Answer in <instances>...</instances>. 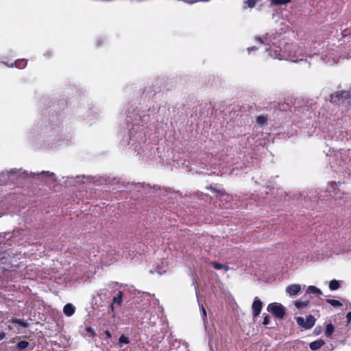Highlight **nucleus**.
<instances>
[{
    "label": "nucleus",
    "instance_id": "obj_5",
    "mask_svg": "<svg viewBox=\"0 0 351 351\" xmlns=\"http://www.w3.org/2000/svg\"><path fill=\"white\" fill-rule=\"evenodd\" d=\"M13 255L14 253L10 248H0V263H8Z\"/></svg>",
    "mask_w": 351,
    "mask_h": 351
},
{
    "label": "nucleus",
    "instance_id": "obj_23",
    "mask_svg": "<svg viewBox=\"0 0 351 351\" xmlns=\"http://www.w3.org/2000/svg\"><path fill=\"white\" fill-rule=\"evenodd\" d=\"M271 4L275 5H285L291 2V0H269Z\"/></svg>",
    "mask_w": 351,
    "mask_h": 351
},
{
    "label": "nucleus",
    "instance_id": "obj_24",
    "mask_svg": "<svg viewBox=\"0 0 351 351\" xmlns=\"http://www.w3.org/2000/svg\"><path fill=\"white\" fill-rule=\"evenodd\" d=\"M326 302L330 304L334 307H340L342 306V304L339 301L333 299H327Z\"/></svg>",
    "mask_w": 351,
    "mask_h": 351
},
{
    "label": "nucleus",
    "instance_id": "obj_32",
    "mask_svg": "<svg viewBox=\"0 0 351 351\" xmlns=\"http://www.w3.org/2000/svg\"><path fill=\"white\" fill-rule=\"evenodd\" d=\"M5 337V333L4 332H0V341L3 339Z\"/></svg>",
    "mask_w": 351,
    "mask_h": 351
},
{
    "label": "nucleus",
    "instance_id": "obj_28",
    "mask_svg": "<svg viewBox=\"0 0 351 351\" xmlns=\"http://www.w3.org/2000/svg\"><path fill=\"white\" fill-rule=\"evenodd\" d=\"M270 323V317L269 315H266L264 317L263 324L265 326L268 325Z\"/></svg>",
    "mask_w": 351,
    "mask_h": 351
},
{
    "label": "nucleus",
    "instance_id": "obj_30",
    "mask_svg": "<svg viewBox=\"0 0 351 351\" xmlns=\"http://www.w3.org/2000/svg\"><path fill=\"white\" fill-rule=\"evenodd\" d=\"M104 334L106 335V336L108 339H110L112 337V335H111L110 332L109 330H108L104 331Z\"/></svg>",
    "mask_w": 351,
    "mask_h": 351
},
{
    "label": "nucleus",
    "instance_id": "obj_4",
    "mask_svg": "<svg viewBox=\"0 0 351 351\" xmlns=\"http://www.w3.org/2000/svg\"><path fill=\"white\" fill-rule=\"evenodd\" d=\"M36 178L45 182L47 185L53 184L56 180V175L49 171H42L36 174Z\"/></svg>",
    "mask_w": 351,
    "mask_h": 351
},
{
    "label": "nucleus",
    "instance_id": "obj_9",
    "mask_svg": "<svg viewBox=\"0 0 351 351\" xmlns=\"http://www.w3.org/2000/svg\"><path fill=\"white\" fill-rule=\"evenodd\" d=\"M123 302V292L118 291L115 296L113 297V302L110 305L112 310H113L114 304H117L118 306H121Z\"/></svg>",
    "mask_w": 351,
    "mask_h": 351
},
{
    "label": "nucleus",
    "instance_id": "obj_15",
    "mask_svg": "<svg viewBox=\"0 0 351 351\" xmlns=\"http://www.w3.org/2000/svg\"><path fill=\"white\" fill-rule=\"evenodd\" d=\"M11 322L12 324H16L20 325L21 326H23L24 328H27L29 326V324L23 319H17L14 318L11 319Z\"/></svg>",
    "mask_w": 351,
    "mask_h": 351
},
{
    "label": "nucleus",
    "instance_id": "obj_1",
    "mask_svg": "<svg viewBox=\"0 0 351 351\" xmlns=\"http://www.w3.org/2000/svg\"><path fill=\"white\" fill-rule=\"evenodd\" d=\"M267 311L278 319H282L285 315L284 306L276 302L269 304L267 306Z\"/></svg>",
    "mask_w": 351,
    "mask_h": 351
},
{
    "label": "nucleus",
    "instance_id": "obj_25",
    "mask_svg": "<svg viewBox=\"0 0 351 351\" xmlns=\"http://www.w3.org/2000/svg\"><path fill=\"white\" fill-rule=\"evenodd\" d=\"M129 343H130L129 338L125 335H121L119 339V343L120 346H121L123 343L128 344Z\"/></svg>",
    "mask_w": 351,
    "mask_h": 351
},
{
    "label": "nucleus",
    "instance_id": "obj_27",
    "mask_svg": "<svg viewBox=\"0 0 351 351\" xmlns=\"http://www.w3.org/2000/svg\"><path fill=\"white\" fill-rule=\"evenodd\" d=\"M207 189L210 190L213 193L223 194V193L222 191L216 189L215 187H213L211 185L210 186H208Z\"/></svg>",
    "mask_w": 351,
    "mask_h": 351
},
{
    "label": "nucleus",
    "instance_id": "obj_13",
    "mask_svg": "<svg viewBox=\"0 0 351 351\" xmlns=\"http://www.w3.org/2000/svg\"><path fill=\"white\" fill-rule=\"evenodd\" d=\"M210 265L213 266V267L216 269H224L225 271H228L230 269V267L228 265L221 264L217 261L211 262Z\"/></svg>",
    "mask_w": 351,
    "mask_h": 351
},
{
    "label": "nucleus",
    "instance_id": "obj_18",
    "mask_svg": "<svg viewBox=\"0 0 351 351\" xmlns=\"http://www.w3.org/2000/svg\"><path fill=\"white\" fill-rule=\"evenodd\" d=\"M337 184V183L334 181L331 182V183H330L331 188H332V189L334 190L333 193H334L335 196L341 199L343 197L344 193H341L339 190L336 191L335 186Z\"/></svg>",
    "mask_w": 351,
    "mask_h": 351
},
{
    "label": "nucleus",
    "instance_id": "obj_2",
    "mask_svg": "<svg viewBox=\"0 0 351 351\" xmlns=\"http://www.w3.org/2000/svg\"><path fill=\"white\" fill-rule=\"evenodd\" d=\"M351 97L350 91L341 90L330 95V101L335 104H339L341 99H348Z\"/></svg>",
    "mask_w": 351,
    "mask_h": 351
},
{
    "label": "nucleus",
    "instance_id": "obj_22",
    "mask_svg": "<svg viewBox=\"0 0 351 351\" xmlns=\"http://www.w3.org/2000/svg\"><path fill=\"white\" fill-rule=\"evenodd\" d=\"M308 304H309L308 300H306V301L298 300L295 302V306L298 308H301L307 306Z\"/></svg>",
    "mask_w": 351,
    "mask_h": 351
},
{
    "label": "nucleus",
    "instance_id": "obj_33",
    "mask_svg": "<svg viewBox=\"0 0 351 351\" xmlns=\"http://www.w3.org/2000/svg\"><path fill=\"white\" fill-rule=\"evenodd\" d=\"M256 49H257V48L255 47H252V48H248V51L256 50Z\"/></svg>",
    "mask_w": 351,
    "mask_h": 351
},
{
    "label": "nucleus",
    "instance_id": "obj_10",
    "mask_svg": "<svg viewBox=\"0 0 351 351\" xmlns=\"http://www.w3.org/2000/svg\"><path fill=\"white\" fill-rule=\"evenodd\" d=\"M325 344V341L322 339L314 341L309 344V348L312 350H317Z\"/></svg>",
    "mask_w": 351,
    "mask_h": 351
},
{
    "label": "nucleus",
    "instance_id": "obj_17",
    "mask_svg": "<svg viewBox=\"0 0 351 351\" xmlns=\"http://www.w3.org/2000/svg\"><path fill=\"white\" fill-rule=\"evenodd\" d=\"M267 115H259L256 117V123L261 126L265 125L267 122Z\"/></svg>",
    "mask_w": 351,
    "mask_h": 351
},
{
    "label": "nucleus",
    "instance_id": "obj_7",
    "mask_svg": "<svg viewBox=\"0 0 351 351\" xmlns=\"http://www.w3.org/2000/svg\"><path fill=\"white\" fill-rule=\"evenodd\" d=\"M263 308V302L258 298L256 297L254 300L252 308V314L254 317H256L258 316L261 312Z\"/></svg>",
    "mask_w": 351,
    "mask_h": 351
},
{
    "label": "nucleus",
    "instance_id": "obj_16",
    "mask_svg": "<svg viewBox=\"0 0 351 351\" xmlns=\"http://www.w3.org/2000/svg\"><path fill=\"white\" fill-rule=\"evenodd\" d=\"M335 331V326L332 324H328L325 328V335L330 337Z\"/></svg>",
    "mask_w": 351,
    "mask_h": 351
},
{
    "label": "nucleus",
    "instance_id": "obj_29",
    "mask_svg": "<svg viewBox=\"0 0 351 351\" xmlns=\"http://www.w3.org/2000/svg\"><path fill=\"white\" fill-rule=\"evenodd\" d=\"M322 327L320 326H318L314 329V333L317 335H319L322 332Z\"/></svg>",
    "mask_w": 351,
    "mask_h": 351
},
{
    "label": "nucleus",
    "instance_id": "obj_21",
    "mask_svg": "<svg viewBox=\"0 0 351 351\" xmlns=\"http://www.w3.org/2000/svg\"><path fill=\"white\" fill-rule=\"evenodd\" d=\"M258 0H246L244 1V4L246 5L243 6V8L245 9L247 8H252L255 7Z\"/></svg>",
    "mask_w": 351,
    "mask_h": 351
},
{
    "label": "nucleus",
    "instance_id": "obj_3",
    "mask_svg": "<svg viewBox=\"0 0 351 351\" xmlns=\"http://www.w3.org/2000/svg\"><path fill=\"white\" fill-rule=\"evenodd\" d=\"M297 324L302 327V328H304L305 330H308L311 328L315 323V317L309 315L306 317V320L302 317H298L295 318Z\"/></svg>",
    "mask_w": 351,
    "mask_h": 351
},
{
    "label": "nucleus",
    "instance_id": "obj_19",
    "mask_svg": "<svg viewBox=\"0 0 351 351\" xmlns=\"http://www.w3.org/2000/svg\"><path fill=\"white\" fill-rule=\"evenodd\" d=\"M29 343L28 341L23 340V341H19L17 343L16 348L19 351H21V350L26 349L29 346Z\"/></svg>",
    "mask_w": 351,
    "mask_h": 351
},
{
    "label": "nucleus",
    "instance_id": "obj_8",
    "mask_svg": "<svg viewBox=\"0 0 351 351\" xmlns=\"http://www.w3.org/2000/svg\"><path fill=\"white\" fill-rule=\"evenodd\" d=\"M300 290L301 287L298 284H293L289 285L286 289L287 293H289L290 295H297L300 291Z\"/></svg>",
    "mask_w": 351,
    "mask_h": 351
},
{
    "label": "nucleus",
    "instance_id": "obj_31",
    "mask_svg": "<svg viewBox=\"0 0 351 351\" xmlns=\"http://www.w3.org/2000/svg\"><path fill=\"white\" fill-rule=\"evenodd\" d=\"M346 318L348 319V322L351 321V312H348L346 315Z\"/></svg>",
    "mask_w": 351,
    "mask_h": 351
},
{
    "label": "nucleus",
    "instance_id": "obj_12",
    "mask_svg": "<svg viewBox=\"0 0 351 351\" xmlns=\"http://www.w3.org/2000/svg\"><path fill=\"white\" fill-rule=\"evenodd\" d=\"M27 64V60L25 59H19L16 60L14 63L12 64L10 67H13L14 66L18 69H24L26 67Z\"/></svg>",
    "mask_w": 351,
    "mask_h": 351
},
{
    "label": "nucleus",
    "instance_id": "obj_34",
    "mask_svg": "<svg viewBox=\"0 0 351 351\" xmlns=\"http://www.w3.org/2000/svg\"><path fill=\"white\" fill-rule=\"evenodd\" d=\"M202 311H203V313L204 315H206V311H205V309H204V308L203 306H202Z\"/></svg>",
    "mask_w": 351,
    "mask_h": 351
},
{
    "label": "nucleus",
    "instance_id": "obj_20",
    "mask_svg": "<svg viewBox=\"0 0 351 351\" xmlns=\"http://www.w3.org/2000/svg\"><path fill=\"white\" fill-rule=\"evenodd\" d=\"M340 284L338 280H332L329 283V289L331 291L337 290L339 288Z\"/></svg>",
    "mask_w": 351,
    "mask_h": 351
},
{
    "label": "nucleus",
    "instance_id": "obj_11",
    "mask_svg": "<svg viewBox=\"0 0 351 351\" xmlns=\"http://www.w3.org/2000/svg\"><path fill=\"white\" fill-rule=\"evenodd\" d=\"M75 308L72 304H66L63 308V312L66 316H71L74 314Z\"/></svg>",
    "mask_w": 351,
    "mask_h": 351
},
{
    "label": "nucleus",
    "instance_id": "obj_26",
    "mask_svg": "<svg viewBox=\"0 0 351 351\" xmlns=\"http://www.w3.org/2000/svg\"><path fill=\"white\" fill-rule=\"evenodd\" d=\"M86 331L90 334L91 337H93L96 335L94 329L91 327H86Z\"/></svg>",
    "mask_w": 351,
    "mask_h": 351
},
{
    "label": "nucleus",
    "instance_id": "obj_14",
    "mask_svg": "<svg viewBox=\"0 0 351 351\" xmlns=\"http://www.w3.org/2000/svg\"><path fill=\"white\" fill-rule=\"evenodd\" d=\"M306 293L308 294H316L319 296L322 294V291L315 286H309L306 289Z\"/></svg>",
    "mask_w": 351,
    "mask_h": 351
},
{
    "label": "nucleus",
    "instance_id": "obj_6",
    "mask_svg": "<svg viewBox=\"0 0 351 351\" xmlns=\"http://www.w3.org/2000/svg\"><path fill=\"white\" fill-rule=\"evenodd\" d=\"M12 234L10 232L0 233V248H5L12 245Z\"/></svg>",
    "mask_w": 351,
    "mask_h": 351
}]
</instances>
